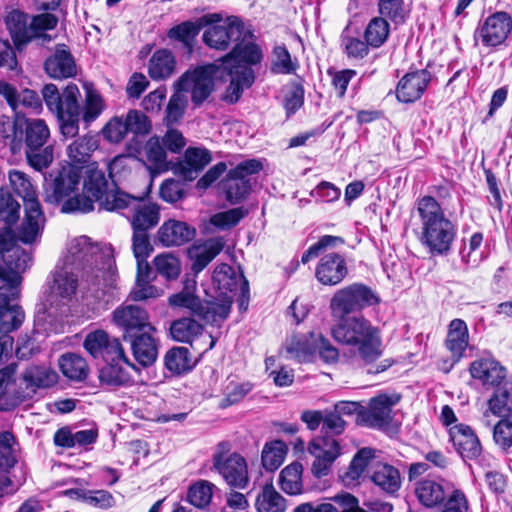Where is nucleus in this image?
Returning <instances> with one entry per match:
<instances>
[{"instance_id":"1","label":"nucleus","mask_w":512,"mask_h":512,"mask_svg":"<svg viewBox=\"0 0 512 512\" xmlns=\"http://www.w3.org/2000/svg\"><path fill=\"white\" fill-rule=\"evenodd\" d=\"M42 96L48 109L56 115L61 134L66 138L78 135L80 120L88 127L106 109L104 98L92 86H85L82 105L78 101L80 90L74 83H69L62 92L56 85L46 84Z\"/></svg>"},{"instance_id":"2","label":"nucleus","mask_w":512,"mask_h":512,"mask_svg":"<svg viewBox=\"0 0 512 512\" xmlns=\"http://www.w3.org/2000/svg\"><path fill=\"white\" fill-rule=\"evenodd\" d=\"M331 335L338 343L349 346L364 365H371L382 356L380 332L363 317L342 319L332 327Z\"/></svg>"},{"instance_id":"3","label":"nucleus","mask_w":512,"mask_h":512,"mask_svg":"<svg viewBox=\"0 0 512 512\" xmlns=\"http://www.w3.org/2000/svg\"><path fill=\"white\" fill-rule=\"evenodd\" d=\"M421 220L419 240L431 255H446L456 236L455 225L445 216L441 205L431 196L417 203Z\"/></svg>"},{"instance_id":"4","label":"nucleus","mask_w":512,"mask_h":512,"mask_svg":"<svg viewBox=\"0 0 512 512\" xmlns=\"http://www.w3.org/2000/svg\"><path fill=\"white\" fill-rule=\"evenodd\" d=\"M366 473L373 484L382 492L393 495L401 487L399 470L385 462L376 460L375 450L362 448L353 457L348 469L343 474V481L351 484Z\"/></svg>"},{"instance_id":"5","label":"nucleus","mask_w":512,"mask_h":512,"mask_svg":"<svg viewBox=\"0 0 512 512\" xmlns=\"http://www.w3.org/2000/svg\"><path fill=\"white\" fill-rule=\"evenodd\" d=\"M98 258H102L98 247L87 236H80L67 245L63 265L81 272L82 285L85 289L102 287L106 271L104 267L98 265Z\"/></svg>"},{"instance_id":"6","label":"nucleus","mask_w":512,"mask_h":512,"mask_svg":"<svg viewBox=\"0 0 512 512\" xmlns=\"http://www.w3.org/2000/svg\"><path fill=\"white\" fill-rule=\"evenodd\" d=\"M87 176L83 181V188L86 193L83 195L75 194L73 198L62 203L61 212L63 213H88L94 209V202H98L99 206L107 211V202H112L116 193H126L122 189L113 184V188H109L108 180L102 170L97 168H89Z\"/></svg>"},{"instance_id":"7","label":"nucleus","mask_w":512,"mask_h":512,"mask_svg":"<svg viewBox=\"0 0 512 512\" xmlns=\"http://www.w3.org/2000/svg\"><path fill=\"white\" fill-rule=\"evenodd\" d=\"M32 262V252L17 245L11 226L0 228V283H21Z\"/></svg>"},{"instance_id":"8","label":"nucleus","mask_w":512,"mask_h":512,"mask_svg":"<svg viewBox=\"0 0 512 512\" xmlns=\"http://www.w3.org/2000/svg\"><path fill=\"white\" fill-rule=\"evenodd\" d=\"M113 197L112 202H107L106 205L111 211L129 210L132 229L150 231L159 223L160 207L156 203L146 201L147 193H116Z\"/></svg>"},{"instance_id":"9","label":"nucleus","mask_w":512,"mask_h":512,"mask_svg":"<svg viewBox=\"0 0 512 512\" xmlns=\"http://www.w3.org/2000/svg\"><path fill=\"white\" fill-rule=\"evenodd\" d=\"M286 351L300 362L312 361L317 353L326 363H334L339 357L338 349L321 333L315 332L292 336L286 344Z\"/></svg>"},{"instance_id":"10","label":"nucleus","mask_w":512,"mask_h":512,"mask_svg":"<svg viewBox=\"0 0 512 512\" xmlns=\"http://www.w3.org/2000/svg\"><path fill=\"white\" fill-rule=\"evenodd\" d=\"M49 137L50 130L44 120L17 116L12 125V134L6 138L12 153L16 154L22 149L41 148Z\"/></svg>"},{"instance_id":"11","label":"nucleus","mask_w":512,"mask_h":512,"mask_svg":"<svg viewBox=\"0 0 512 512\" xmlns=\"http://www.w3.org/2000/svg\"><path fill=\"white\" fill-rule=\"evenodd\" d=\"M83 175L80 168L73 165H64L52 170L45 176L44 200L50 204H59L73 198L78 189Z\"/></svg>"},{"instance_id":"12","label":"nucleus","mask_w":512,"mask_h":512,"mask_svg":"<svg viewBox=\"0 0 512 512\" xmlns=\"http://www.w3.org/2000/svg\"><path fill=\"white\" fill-rule=\"evenodd\" d=\"M261 169L260 161L250 159L240 162L230 170L220 184L226 200L231 204L243 201L251 190L250 176L258 173Z\"/></svg>"},{"instance_id":"13","label":"nucleus","mask_w":512,"mask_h":512,"mask_svg":"<svg viewBox=\"0 0 512 512\" xmlns=\"http://www.w3.org/2000/svg\"><path fill=\"white\" fill-rule=\"evenodd\" d=\"M218 68L216 64H210L186 72L175 82L174 87L184 93L191 89V101L195 106H200L214 90V77Z\"/></svg>"},{"instance_id":"14","label":"nucleus","mask_w":512,"mask_h":512,"mask_svg":"<svg viewBox=\"0 0 512 512\" xmlns=\"http://www.w3.org/2000/svg\"><path fill=\"white\" fill-rule=\"evenodd\" d=\"M376 303L378 297L369 287L354 283L335 293L331 308L335 313L345 315Z\"/></svg>"},{"instance_id":"15","label":"nucleus","mask_w":512,"mask_h":512,"mask_svg":"<svg viewBox=\"0 0 512 512\" xmlns=\"http://www.w3.org/2000/svg\"><path fill=\"white\" fill-rule=\"evenodd\" d=\"M21 283H0V334H8L19 329L25 319L19 305H11L18 295Z\"/></svg>"},{"instance_id":"16","label":"nucleus","mask_w":512,"mask_h":512,"mask_svg":"<svg viewBox=\"0 0 512 512\" xmlns=\"http://www.w3.org/2000/svg\"><path fill=\"white\" fill-rule=\"evenodd\" d=\"M512 30V17L505 11L489 15L476 29L474 38L485 47H496L504 43Z\"/></svg>"},{"instance_id":"17","label":"nucleus","mask_w":512,"mask_h":512,"mask_svg":"<svg viewBox=\"0 0 512 512\" xmlns=\"http://www.w3.org/2000/svg\"><path fill=\"white\" fill-rule=\"evenodd\" d=\"M114 324L123 332V340L144 330H155L149 322L147 311L139 305L122 304L112 313Z\"/></svg>"},{"instance_id":"18","label":"nucleus","mask_w":512,"mask_h":512,"mask_svg":"<svg viewBox=\"0 0 512 512\" xmlns=\"http://www.w3.org/2000/svg\"><path fill=\"white\" fill-rule=\"evenodd\" d=\"M444 346L450 356L442 361L440 369L448 373L464 357L469 347V330L464 320L456 318L449 323Z\"/></svg>"},{"instance_id":"19","label":"nucleus","mask_w":512,"mask_h":512,"mask_svg":"<svg viewBox=\"0 0 512 512\" xmlns=\"http://www.w3.org/2000/svg\"><path fill=\"white\" fill-rule=\"evenodd\" d=\"M206 29L202 35L203 42L216 50H227L232 42H238L244 34L242 21L235 16L228 17L223 23Z\"/></svg>"},{"instance_id":"20","label":"nucleus","mask_w":512,"mask_h":512,"mask_svg":"<svg viewBox=\"0 0 512 512\" xmlns=\"http://www.w3.org/2000/svg\"><path fill=\"white\" fill-rule=\"evenodd\" d=\"M213 468L233 488L245 489L249 484L247 462L238 453L224 457L221 453L213 456Z\"/></svg>"},{"instance_id":"21","label":"nucleus","mask_w":512,"mask_h":512,"mask_svg":"<svg viewBox=\"0 0 512 512\" xmlns=\"http://www.w3.org/2000/svg\"><path fill=\"white\" fill-rule=\"evenodd\" d=\"M17 363H10L0 369V411L7 412L15 409L31 399V392L16 387Z\"/></svg>"},{"instance_id":"22","label":"nucleus","mask_w":512,"mask_h":512,"mask_svg":"<svg viewBox=\"0 0 512 512\" xmlns=\"http://www.w3.org/2000/svg\"><path fill=\"white\" fill-rule=\"evenodd\" d=\"M45 216L39 201H29L24 206V218L17 227L15 233L16 242L20 241L24 244H35L41 238Z\"/></svg>"},{"instance_id":"23","label":"nucleus","mask_w":512,"mask_h":512,"mask_svg":"<svg viewBox=\"0 0 512 512\" xmlns=\"http://www.w3.org/2000/svg\"><path fill=\"white\" fill-rule=\"evenodd\" d=\"M308 451L315 457L312 473L321 478L329 473L333 462L340 455V445L334 438L318 437L311 441Z\"/></svg>"},{"instance_id":"24","label":"nucleus","mask_w":512,"mask_h":512,"mask_svg":"<svg viewBox=\"0 0 512 512\" xmlns=\"http://www.w3.org/2000/svg\"><path fill=\"white\" fill-rule=\"evenodd\" d=\"M196 228L187 222L168 219L158 228L155 241L162 247H180L196 237Z\"/></svg>"},{"instance_id":"25","label":"nucleus","mask_w":512,"mask_h":512,"mask_svg":"<svg viewBox=\"0 0 512 512\" xmlns=\"http://www.w3.org/2000/svg\"><path fill=\"white\" fill-rule=\"evenodd\" d=\"M221 21V16L217 13L207 14L196 21H184L172 28L167 32V37L171 40L178 41L183 44L188 53L193 51L196 37L201 29L211 23Z\"/></svg>"},{"instance_id":"26","label":"nucleus","mask_w":512,"mask_h":512,"mask_svg":"<svg viewBox=\"0 0 512 512\" xmlns=\"http://www.w3.org/2000/svg\"><path fill=\"white\" fill-rule=\"evenodd\" d=\"M348 274V267L343 255L329 253L320 258L316 269L315 277L326 286H335L341 283Z\"/></svg>"},{"instance_id":"27","label":"nucleus","mask_w":512,"mask_h":512,"mask_svg":"<svg viewBox=\"0 0 512 512\" xmlns=\"http://www.w3.org/2000/svg\"><path fill=\"white\" fill-rule=\"evenodd\" d=\"M449 437L455 450L464 460H473L481 455V442L470 426L462 423L452 426L449 429Z\"/></svg>"},{"instance_id":"28","label":"nucleus","mask_w":512,"mask_h":512,"mask_svg":"<svg viewBox=\"0 0 512 512\" xmlns=\"http://www.w3.org/2000/svg\"><path fill=\"white\" fill-rule=\"evenodd\" d=\"M400 400L399 395H378L369 402L363 420L372 428L387 427L392 421V407Z\"/></svg>"},{"instance_id":"29","label":"nucleus","mask_w":512,"mask_h":512,"mask_svg":"<svg viewBox=\"0 0 512 512\" xmlns=\"http://www.w3.org/2000/svg\"><path fill=\"white\" fill-rule=\"evenodd\" d=\"M224 240L221 237L210 238L204 242H195L187 250V256L192 262L191 271L194 275L202 272L209 263L223 250Z\"/></svg>"},{"instance_id":"30","label":"nucleus","mask_w":512,"mask_h":512,"mask_svg":"<svg viewBox=\"0 0 512 512\" xmlns=\"http://www.w3.org/2000/svg\"><path fill=\"white\" fill-rule=\"evenodd\" d=\"M54 288L62 298L71 299L76 295L77 291L82 293L91 292L97 295L101 287H93L91 289H85L82 285L81 272L73 268H67L66 265L57 267L54 273Z\"/></svg>"},{"instance_id":"31","label":"nucleus","mask_w":512,"mask_h":512,"mask_svg":"<svg viewBox=\"0 0 512 512\" xmlns=\"http://www.w3.org/2000/svg\"><path fill=\"white\" fill-rule=\"evenodd\" d=\"M431 80L429 71L422 69L405 74L396 88L397 99L403 103L418 100L426 90Z\"/></svg>"},{"instance_id":"32","label":"nucleus","mask_w":512,"mask_h":512,"mask_svg":"<svg viewBox=\"0 0 512 512\" xmlns=\"http://www.w3.org/2000/svg\"><path fill=\"white\" fill-rule=\"evenodd\" d=\"M46 73L54 79H66L76 75V63L65 44L56 46L54 53L44 63Z\"/></svg>"},{"instance_id":"33","label":"nucleus","mask_w":512,"mask_h":512,"mask_svg":"<svg viewBox=\"0 0 512 512\" xmlns=\"http://www.w3.org/2000/svg\"><path fill=\"white\" fill-rule=\"evenodd\" d=\"M152 331L144 330L124 340L130 343L135 360L144 367L152 365L158 357V343Z\"/></svg>"},{"instance_id":"34","label":"nucleus","mask_w":512,"mask_h":512,"mask_svg":"<svg viewBox=\"0 0 512 512\" xmlns=\"http://www.w3.org/2000/svg\"><path fill=\"white\" fill-rule=\"evenodd\" d=\"M250 35L244 30V34L238 42H235L233 49L221 58L222 64H234L241 66L256 65L262 60V52L258 45L247 41Z\"/></svg>"},{"instance_id":"35","label":"nucleus","mask_w":512,"mask_h":512,"mask_svg":"<svg viewBox=\"0 0 512 512\" xmlns=\"http://www.w3.org/2000/svg\"><path fill=\"white\" fill-rule=\"evenodd\" d=\"M214 284L221 291V294L228 296V292L241 290L243 297L249 291L248 281L242 273L236 272L226 263L219 264L212 276Z\"/></svg>"},{"instance_id":"36","label":"nucleus","mask_w":512,"mask_h":512,"mask_svg":"<svg viewBox=\"0 0 512 512\" xmlns=\"http://www.w3.org/2000/svg\"><path fill=\"white\" fill-rule=\"evenodd\" d=\"M99 141L95 136L83 135L72 141L66 148V154L69 162L67 165H73L83 170L89 167L93 153L98 149Z\"/></svg>"},{"instance_id":"37","label":"nucleus","mask_w":512,"mask_h":512,"mask_svg":"<svg viewBox=\"0 0 512 512\" xmlns=\"http://www.w3.org/2000/svg\"><path fill=\"white\" fill-rule=\"evenodd\" d=\"M474 379H478L483 385L496 386L505 378V368L492 357H483L473 361L469 368Z\"/></svg>"},{"instance_id":"38","label":"nucleus","mask_w":512,"mask_h":512,"mask_svg":"<svg viewBox=\"0 0 512 512\" xmlns=\"http://www.w3.org/2000/svg\"><path fill=\"white\" fill-rule=\"evenodd\" d=\"M139 155L151 174H160L169 168L166 151L157 136L148 139Z\"/></svg>"},{"instance_id":"39","label":"nucleus","mask_w":512,"mask_h":512,"mask_svg":"<svg viewBox=\"0 0 512 512\" xmlns=\"http://www.w3.org/2000/svg\"><path fill=\"white\" fill-rule=\"evenodd\" d=\"M26 384L25 391L31 392V397L36 389L49 388L58 381L57 372L48 366L33 365L25 369L21 376Z\"/></svg>"},{"instance_id":"40","label":"nucleus","mask_w":512,"mask_h":512,"mask_svg":"<svg viewBox=\"0 0 512 512\" xmlns=\"http://www.w3.org/2000/svg\"><path fill=\"white\" fill-rule=\"evenodd\" d=\"M100 384L109 390L132 385L133 379L129 370L121 362H107L99 369Z\"/></svg>"},{"instance_id":"41","label":"nucleus","mask_w":512,"mask_h":512,"mask_svg":"<svg viewBox=\"0 0 512 512\" xmlns=\"http://www.w3.org/2000/svg\"><path fill=\"white\" fill-rule=\"evenodd\" d=\"M211 160V154L207 149L189 147L185 151L184 160L180 163L179 171L186 180H194Z\"/></svg>"},{"instance_id":"42","label":"nucleus","mask_w":512,"mask_h":512,"mask_svg":"<svg viewBox=\"0 0 512 512\" xmlns=\"http://www.w3.org/2000/svg\"><path fill=\"white\" fill-rule=\"evenodd\" d=\"M232 303L231 296H224L219 302H201L196 315L208 324L220 326L228 318Z\"/></svg>"},{"instance_id":"43","label":"nucleus","mask_w":512,"mask_h":512,"mask_svg":"<svg viewBox=\"0 0 512 512\" xmlns=\"http://www.w3.org/2000/svg\"><path fill=\"white\" fill-rule=\"evenodd\" d=\"M176 69V60L171 51L159 49L153 53L148 63V73L154 80L169 78Z\"/></svg>"},{"instance_id":"44","label":"nucleus","mask_w":512,"mask_h":512,"mask_svg":"<svg viewBox=\"0 0 512 512\" xmlns=\"http://www.w3.org/2000/svg\"><path fill=\"white\" fill-rule=\"evenodd\" d=\"M255 508L257 512H286L287 500L272 483H266L256 496Z\"/></svg>"},{"instance_id":"45","label":"nucleus","mask_w":512,"mask_h":512,"mask_svg":"<svg viewBox=\"0 0 512 512\" xmlns=\"http://www.w3.org/2000/svg\"><path fill=\"white\" fill-rule=\"evenodd\" d=\"M29 22V15L19 10H12L6 16L5 23L15 45L21 46L31 41Z\"/></svg>"},{"instance_id":"46","label":"nucleus","mask_w":512,"mask_h":512,"mask_svg":"<svg viewBox=\"0 0 512 512\" xmlns=\"http://www.w3.org/2000/svg\"><path fill=\"white\" fill-rule=\"evenodd\" d=\"M415 494L419 502L428 508L442 504L446 498L442 484L431 479L418 481L415 487Z\"/></svg>"},{"instance_id":"47","label":"nucleus","mask_w":512,"mask_h":512,"mask_svg":"<svg viewBox=\"0 0 512 512\" xmlns=\"http://www.w3.org/2000/svg\"><path fill=\"white\" fill-rule=\"evenodd\" d=\"M303 467L299 462H293L286 466L279 474L278 485L287 495L296 496L302 494L304 487L302 481Z\"/></svg>"},{"instance_id":"48","label":"nucleus","mask_w":512,"mask_h":512,"mask_svg":"<svg viewBox=\"0 0 512 512\" xmlns=\"http://www.w3.org/2000/svg\"><path fill=\"white\" fill-rule=\"evenodd\" d=\"M59 367L65 377L80 382L86 379L89 367L86 360L75 353H66L59 358Z\"/></svg>"},{"instance_id":"49","label":"nucleus","mask_w":512,"mask_h":512,"mask_svg":"<svg viewBox=\"0 0 512 512\" xmlns=\"http://www.w3.org/2000/svg\"><path fill=\"white\" fill-rule=\"evenodd\" d=\"M489 410L497 416L505 417L512 413V381H504L488 401Z\"/></svg>"},{"instance_id":"50","label":"nucleus","mask_w":512,"mask_h":512,"mask_svg":"<svg viewBox=\"0 0 512 512\" xmlns=\"http://www.w3.org/2000/svg\"><path fill=\"white\" fill-rule=\"evenodd\" d=\"M202 332L203 326L196 320L188 317L177 319L170 326V335L178 342L191 343Z\"/></svg>"},{"instance_id":"51","label":"nucleus","mask_w":512,"mask_h":512,"mask_svg":"<svg viewBox=\"0 0 512 512\" xmlns=\"http://www.w3.org/2000/svg\"><path fill=\"white\" fill-rule=\"evenodd\" d=\"M387 19L380 15L369 21L364 31V38L371 47L379 48L386 42L390 33V24Z\"/></svg>"},{"instance_id":"52","label":"nucleus","mask_w":512,"mask_h":512,"mask_svg":"<svg viewBox=\"0 0 512 512\" xmlns=\"http://www.w3.org/2000/svg\"><path fill=\"white\" fill-rule=\"evenodd\" d=\"M188 105V99L186 94L182 90L175 88V92L171 95L165 115V123L168 127H171L181 121L183 118L186 107Z\"/></svg>"},{"instance_id":"53","label":"nucleus","mask_w":512,"mask_h":512,"mask_svg":"<svg viewBox=\"0 0 512 512\" xmlns=\"http://www.w3.org/2000/svg\"><path fill=\"white\" fill-rule=\"evenodd\" d=\"M189 350L185 347H174L165 355V367L174 374H181L192 369Z\"/></svg>"},{"instance_id":"54","label":"nucleus","mask_w":512,"mask_h":512,"mask_svg":"<svg viewBox=\"0 0 512 512\" xmlns=\"http://www.w3.org/2000/svg\"><path fill=\"white\" fill-rule=\"evenodd\" d=\"M215 488L213 483L199 480L189 487L187 499L193 506L200 509L205 508L210 504Z\"/></svg>"},{"instance_id":"55","label":"nucleus","mask_w":512,"mask_h":512,"mask_svg":"<svg viewBox=\"0 0 512 512\" xmlns=\"http://www.w3.org/2000/svg\"><path fill=\"white\" fill-rule=\"evenodd\" d=\"M157 273L167 280L178 278L181 272L179 258L172 252H163L157 255L153 260Z\"/></svg>"},{"instance_id":"56","label":"nucleus","mask_w":512,"mask_h":512,"mask_svg":"<svg viewBox=\"0 0 512 512\" xmlns=\"http://www.w3.org/2000/svg\"><path fill=\"white\" fill-rule=\"evenodd\" d=\"M9 181L15 193L23 199L24 206L29 201H39L33 185L24 172L18 170L10 171Z\"/></svg>"},{"instance_id":"57","label":"nucleus","mask_w":512,"mask_h":512,"mask_svg":"<svg viewBox=\"0 0 512 512\" xmlns=\"http://www.w3.org/2000/svg\"><path fill=\"white\" fill-rule=\"evenodd\" d=\"M287 447L282 441L266 444L262 451V465L267 471H274L283 463Z\"/></svg>"},{"instance_id":"58","label":"nucleus","mask_w":512,"mask_h":512,"mask_svg":"<svg viewBox=\"0 0 512 512\" xmlns=\"http://www.w3.org/2000/svg\"><path fill=\"white\" fill-rule=\"evenodd\" d=\"M376 2L381 16L387 17L395 24L405 22L407 11L404 0H376Z\"/></svg>"},{"instance_id":"59","label":"nucleus","mask_w":512,"mask_h":512,"mask_svg":"<svg viewBox=\"0 0 512 512\" xmlns=\"http://www.w3.org/2000/svg\"><path fill=\"white\" fill-rule=\"evenodd\" d=\"M20 204L6 189H0V221L11 226L19 219Z\"/></svg>"},{"instance_id":"60","label":"nucleus","mask_w":512,"mask_h":512,"mask_svg":"<svg viewBox=\"0 0 512 512\" xmlns=\"http://www.w3.org/2000/svg\"><path fill=\"white\" fill-rule=\"evenodd\" d=\"M58 24V18L50 13H43L30 18L29 29L31 40L43 37L45 40L51 38L45 34L46 30L54 29Z\"/></svg>"},{"instance_id":"61","label":"nucleus","mask_w":512,"mask_h":512,"mask_svg":"<svg viewBox=\"0 0 512 512\" xmlns=\"http://www.w3.org/2000/svg\"><path fill=\"white\" fill-rule=\"evenodd\" d=\"M248 211L243 207H236L227 211L218 212L211 216L210 224L221 230H228L236 226Z\"/></svg>"},{"instance_id":"62","label":"nucleus","mask_w":512,"mask_h":512,"mask_svg":"<svg viewBox=\"0 0 512 512\" xmlns=\"http://www.w3.org/2000/svg\"><path fill=\"white\" fill-rule=\"evenodd\" d=\"M24 152L28 164L37 171L48 168L54 159V148L52 145H44L36 149H27Z\"/></svg>"},{"instance_id":"63","label":"nucleus","mask_w":512,"mask_h":512,"mask_svg":"<svg viewBox=\"0 0 512 512\" xmlns=\"http://www.w3.org/2000/svg\"><path fill=\"white\" fill-rule=\"evenodd\" d=\"M345 243L344 238L340 236L324 235L319 240L311 245L302 255L301 261L303 264L308 263L312 258L319 256L322 252L333 249Z\"/></svg>"},{"instance_id":"64","label":"nucleus","mask_w":512,"mask_h":512,"mask_svg":"<svg viewBox=\"0 0 512 512\" xmlns=\"http://www.w3.org/2000/svg\"><path fill=\"white\" fill-rule=\"evenodd\" d=\"M251 390L252 385L249 382L230 381L224 388V398L220 402V407L226 408L240 402Z\"/></svg>"}]
</instances>
